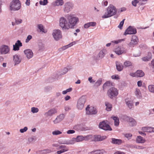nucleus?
<instances>
[{
  "mask_svg": "<svg viewBox=\"0 0 154 154\" xmlns=\"http://www.w3.org/2000/svg\"><path fill=\"white\" fill-rule=\"evenodd\" d=\"M66 17L68 21L69 29L73 28L79 21L78 18L72 14H68L66 16Z\"/></svg>",
  "mask_w": 154,
  "mask_h": 154,
  "instance_id": "f257e3e1",
  "label": "nucleus"
},
{
  "mask_svg": "<svg viewBox=\"0 0 154 154\" xmlns=\"http://www.w3.org/2000/svg\"><path fill=\"white\" fill-rule=\"evenodd\" d=\"M117 12L116 8L112 5H110L106 9V12L102 16L103 18H106L115 15Z\"/></svg>",
  "mask_w": 154,
  "mask_h": 154,
  "instance_id": "f03ea898",
  "label": "nucleus"
},
{
  "mask_svg": "<svg viewBox=\"0 0 154 154\" xmlns=\"http://www.w3.org/2000/svg\"><path fill=\"white\" fill-rule=\"evenodd\" d=\"M21 7V4L19 0H13L9 5V10L11 11H17Z\"/></svg>",
  "mask_w": 154,
  "mask_h": 154,
  "instance_id": "7ed1b4c3",
  "label": "nucleus"
},
{
  "mask_svg": "<svg viewBox=\"0 0 154 154\" xmlns=\"http://www.w3.org/2000/svg\"><path fill=\"white\" fill-rule=\"evenodd\" d=\"M59 25L63 30L69 29L68 21L67 19L63 17H61L60 19Z\"/></svg>",
  "mask_w": 154,
  "mask_h": 154,
  "instance_id": "20e7f679",
  "label": "nucleus"
},
{
  "mask_svg": "<svg viewBox=\"0 0 154 154\" xmlns=\"http://www.w3.org/2000/svg\"><path fill=\"white\" fill-rule=\"evenodd\" d=\"M107 94L109 97L112 99L117 96L118 95L119 92L116 88L112 87L108 90Z\"/></svg>",
  "mask_w": 154,
  "mask_h": 154,
  "instance_id": "39448f33",
  "label": "nucleus"
},
{
  "mask_svg": "<svg viewBox=\"0 0 154 154\" xmlns=\"http://www.w3.org/2000/svg\"><path fill=\"white\" fill-rule=\"evenodd\" d=\"M10 53V47L8 45H2L0 47V53L2 55L8 54Z\"/></svg>",
  "mask_w": 154,
  "mask_h": 154,
  "instance_id": "423d86ee",
  "label": "nucleus"
},
{
  "mask_svg": "<svg viewBox=\"0 0 154 154\" xmlns=\"http://www.w3.org/2000/svg\"><path fill=\"white\" fill-rule=\"evenodd\" d=\"M73 4L72 2H68L65 4L63 8V11L65 13H68L73 8Z\"/></svg>",
  "mask_w": 154,
  "mask_h": 154,
  "instance_id": "0eeeda50",
  "label": "nucleus"
},
{
  "mask_svg": "<svg viewBox=\"0 0 154 154\" xmlns=\"http://www.w3.org/2000/svg\"><path fill=\"white\" fill-rule=\"evenodd\" d=\"M99 127L100 128L105 131H111L112 130V128L105 121H103L100 123Z\"/></svg>",
  "mask_w": 154,
  "mask_h": 154,
  "instance_id": "6e6552de",
  "label": "nucleus"
},
{
  "mask_svg": "<svg viewBox=\"0 0 154 154\" xmlns=\"http://www.w3.org/2000/svg\"><path fill=\"white\" fill-rule=\"evenodd\" d=\"M137 32V29L134 26H129L125 30L124 35L135 34Z\"/></svg>",
  "mask_w": 154,
  "mask_h": 154,
  "instance_id": "1a4fd4ad",
  "label": "nucleus"
},
{
  "mask_svg": "<svg viewBox=\"0 0 154 154\" xmlns=\"http://www.w3.org/2000/svg\"><path fill=\"white\" fill-rule=\"evenodd\" d=\"M86 113L88 115H95L96 114L97 112L96 108L92 106L89 107L88 106L86 108Z\"/></svg>",
  "mask_w": 154,
  "mask_h": 154,
  "instance_id": "9d476101",
  "label": "nucleus"
},
{
  "mask_svg": "<svg viewBox=\"0 0 154 154\" xmlns=\"http://www.w3.org/2000/svg\"><path fill=\"white\" fill-rule=\"evenodd\" d=\"M52 35L55 40L58 41L62 37L61 32L59 29L54 30L52 33Z\"/></svg>",
  "mask_w": 154,
  "mask_h": 154,
  "instance_id": "9b49d317",
  "label": "nucleus"
},
{
  "mask_svg": "<svg viewBox=\"0 0 154 154\" xmlns=\"http://www.w3.org/2000/svg\"><path fill=\"white\" fill-rule=\"evenodd\" d=\"M86 101L84 97H81L78 100L77 107L78 109H82L84 106L85 103Z\"/></svg>",
  "mask_w": 154,
  "mask_h": 154,
  "instance_id": "f8f14e48",
  "label": "nucleus"
},
{
  "mask_svg": "<svg viewBox=\"0 0 154 154\" xmlns=\"http://www.w3.org/2000/svg\"><path fill=\"white\" fill-rule=\"evenodd\" d=\"M138 42L139 40L137 37L135 35H132L131 42L128 44V45L130 47H134L138 43Z\"/></svg>",
  "mask_w": 154,
  "mask_h": 154,
  "instance_id": "ddd939ff",
  "label": "nucleus"
},
{
  "mask_svg": "<svg viewBox=\"0 0 154 154\" xmlns=\"http://www.w3.org/2000/svg\"><path fill=\"white\" fill-rule=\"evenodd\" d=\"M126 50L123 47H118L114 50V52L118 55L125 54L126 52Z\"/></svg>",
  "mask_w": 154,
  "mask_h": 154,
  "instance_id": "4468645a",
  "label": "nucleus"
},
{
  "mask_svg": "<svg viewBox=\"0 0 154 154\" xmlns=\"http://www.w3.org/2000/svg\"><path fill=\"white\" fill-rule=\"evenodd\" d=\"M125 119L126 121L129 122V125L134 126L136 125L137 122L134 119L128 116H125Z\"/></svg>",
  "mask_w": 154,
  "mask_h": 154,
  "instance_id": "2eb2a0df",
  "label": "nucleus"
},
{
  "mask_svg": "<svg viewBox=\"0 0 154 154\" xmlns=\"http://www.w3.org/2000/svg\"><path fill=\"white\" fill-rule=\"evenodd\" d=\"M65 115L63 114H61L57 116L55 119L53 121L54 124H57L60 123L64 119Z\"/></svg>",
  "mask_w": 154,
  "mask_h": 154,
  "instance_id": "dca6fc26",
  "label": "nucleus"
},
{
  "mask_svg": "<svg viewBox=\"0 0 154 154\" xmlns=\"http://www.w3.org/2000/svg\"><path fill=\"white\" fill-rule=\"evenodd\" d=\"M57 109L53 108L49 109L48 112L45 113L44 115L46 117L51 116L57 112Z\"/></svg>",
  "mask_w": 154,
  "mask_h": 154,
  "instance_id": "f3484780",
  "label": "nucleus"
},
{
  "mask_svg": "<svg viewBox=\"0 0 154 154\" xmlns=\"http://www.w3.org/2000/svg\"><path fill=\"white\" fill-rule=\"evenodd\" d=\"M61 149L60 150L58 151L57 152V154H60L64 152L68 151L69 150L68 148L67 147L63 145H62L60 146L57 149Z\"/></svg>",
  "mask_w": 154,
  "mask_h": 154,
  "instance_id": "a211bd4d",
  "label": "nucleus"
},
{
  "mask_svg": "<svg viewBox=\"0 0 154 154\" xmlns=\"http://www.w3.org/2000/svg\"><path fill=\"white\" fill-rule=\"evenodd\" d=\"M24 53L27 58L28 59L32 58L33 55L32 51L30 49L25 50L24 51Z\"/></svg>",
  "mask_w": 154,
  "mask_h": 154,
  "instance_id": "6ab92c4d",
  "label": "nucleus"
},
{
  "mask_svg": "<svg viewBox=\"0 0 154 154\" xmlns=\"http://www.w3.org/2000/svg\"><path fill=\"white\" fill-rule=\"evenodd\" d=\"M13 58L15 65L19 64L21 61V59L19 55H15L13 56Z\"/></svg>",
  "mask_w": 154,
  "mask_h": 154,
  "instance_id": "aec40b11",
  "label": "nucleus"
},
{
  "mask_svg": "<svg viewBox=\"0 0 154 154\" xmlns=\"http://www.w3.org/2000/svg\"><path fill=\"white\" fill-rule=\"evenodd\" d=\"M125 101L127 106L129 109H131L134 108V105L133 102L132 101L130 100L128 98H127L125 100Z\"/></svg>",
  "mask_w": 154,
  "mask_h": 154,
  "instance_id": "412c9836",
  "label": "nucleus"
},
{
  "mask_svg": "<svg viewBox=\"0 0 154 154\" xmlns=\"http://www.w3.org/2000/svg\"><path fill=\"white\" fill-rule=\"evenodd\" d=\"M22 46V43L20 41L18 40L15 43V44L13 46V50L15 51H18L19 50V47Z\"/></svg>",
  "mask_w": 154,
  "mask_h": 154,
  "instance_id": "4be33fe9",
  "label": "nucleus"
},
{
  "mask_svg": "<svg viewBox=\"0 0 154 154\" xmlns=\"http://www.w3.org/2000/svg\"><path fill=\"white\" fill-rule=\"evenodd\" d=\"M63 0H56L55 1L53 2L51 5L54 6H62L63 4Z\"/></svg>",
  "mask_w": 154,
  "mask_h": 154,
  "instance_id": "5701e85b",
  "label": "nucleus"
},
{
  "mask_svg": "<svg viewBox=\"0 0 154 154\" xmlns=\"http://www.w3.org/2000/svg\"><path fill=\"white\" fill-rule=\"evenodd\" d=\"M146 140L145 138L140 136H137L136 139V142L139 143H143Z\"/></svg>",
  "mask_w": 154,
  "mask_h": 154,
  "instance_id": "b1692460",
  "label": "nucleus"
},
{
  "mask_svg": "<svg viewBox=\"0 0 154 154\" xmlns=\"http://www.w3.org/2000/svg\"><path fill=\"white\" fill-rule=\"evenodd\" d=\"M106 138V136H101L99 135L95 136L94 140L95 141H101L104 140Z\"/></svg>",
  "mask_w": 154,
  "mask_h": 154,
  "instance_id": "393cba45",
  "label": "nucleus"
},
{
  "mask_svg": "<svg viewBox=\"0 0 154 154\" xmlns=\"http://www.w3.org/2000/svg\"><path fill=\"white\" fill-rule=\"evenodd\" d=\"M152 58V54L151 52H148L147 55L143 57L142 60L144 61H147L150 60Z\"/></svg>",
  "mask_w": 154,
  "mask_h": 154,
  "instance_id": "a878e982",
  "label": "nucleus"
},
{
  "mask_svg": "<svg viewBox=\"0 0 154 154\" xmlns=\"http://www.w3.org/2000/svg\"><path fill=\"white\" fill-rule=\"evenodd\" d=\"M116 66L117 69L119 71H122L123 69L124 66L122 65V64L120 62L118 61L116 62Z\"/></svg>",
  "mask_w": 154,
  "mask_h": 154,
  "instance_id": "bb28decb",
  "label": "nucleus"
},
{
  "mask_svg": "<svg viewBox=\"0 0 154 154\" xmlns=\"http://www.w3.org/2000/svg\"><path fill=\"white\" fill-rule=\"evenodd\" d=\"M122 142V141L120 139H116L114 138H112L111 143L113 144L120 145Z\"/></svg>",
  "mask_w": 154,
  "mask_h": 154,
  "instance_id": "cd10ccee",
  "label": "nucleus"
},
{
  "mask_svg": "<svg viewBox=\"0 0 154 154\" xmlns=\"http://www.w3.org/2000/svg\"><path fill=\"white\" fill-rule=\"evenodd\" d=\"M96 23L95 22H91L87 23L84 25V27L85 28H88L90 26H96Z\"/></svg>",
  "mask_w": 154,
  "mask_h": 154,
  "instance_id": "c85d7f7f",
  "label": "nucleus"
},
{
  "mask_svg": "<svg viewBox=\"0 0 154 154\" xmlns=\"http://www.w3.org/2000/svg\"><path fill=\"white\" fill-rule=\"evenodd\" d=\"M105 104L106 106V109L108 111H110L112 107V104L106 101L105 102Z\"/></svg>",
  "mask_w": 154,
  "mask_h": 154,
  "instance_id": "c756f323",
  "label": "nucleus"
},
{
  "mask_svg": "<svg viewBox=\"0 0 154 154\" xmlns=\"http://www.w3.org/2000/svg\"><path fill=\"white\" fill-rule=\"evenodd\" d=\"M134 94L136 97L139 99H140L142 97L141 94L140 90L136 88Z\"/></svg>",
  "mask_w": 154,
  "mask_h": 154,
  "instance_id": "7c9ffc66",
  "label": "nucleus"
},
{
  "mask_svg": "<svg viewBox=\"0 0 154 154\" xmlns=\"http://www.w3.org/2000/svg\"><path fill=\"white\" fill-rule=\"evenodd\" d=\"M107 53V50L106 49H103L100 52L98 56L102 58Z\"/></svg>",
  "mask_w": 154,
  "mask_h": 154,
  "instance_id": "2f4dec72",
  "label": "nucleus"
},
{
  "mask_svg": "<svg viewBox=\"0 0 154 154\" xmlns=\"http://www.w3.org/2000/svg\"><path fill=\"white\" fill-rule=\"evenodd\" d=\"M75 42H72L64 46L63 47H62V48H60V50H62V51L64 50H66V49L67 48L71 47V46H72L73 45H75Z\"/></svg>",
  "mask_w": 154,
  "mask_h": 154,
  "instance_id": "473e14b6",
  "label": "nucleus"
},
{
  "mask_svg": "<svg viewBox=\"0 0 154 154\" xmlns=\"http://www.w3.org/2000/svg\"><path fill=\"white\" fill-rule=\"evenodd\" d=\"M136 74L137 75V77H143L145 74L144 72L141 70H137L136 72Z\"/></svg>",
  "mask_w": 154,
  "mask_h": 154,
  "instance_id": "72a5a7b5",
  "label": "nucleus"
},
{
  "mask_svg": "<svg viewBox=\"0 0 154 154\" xmlns=\"http://www.w3.org/2000/svg\"><path fill=\"white\" fill-rule=\"evenodd\" d=\"M113 120L114 121V125L116 126H117L119 124V118L117 117L112 116L111 117Z\"/></svg>",
  "mask_w": 154,
  "mask_h": 154,
  "instance_id": "f704fd0d",
  "label": "nucleus"
},
{
  "mask_svg": "<svg viewBox=\"0 0 154 154\" xmlns=\"http://www.w3.org/2000/svg\"><path fill=\"white\" fill-rule=\"evenodd\" d=\"M142 130L144 132H147L149 133H152V127H144L142 128Z\"/></svg>",
  "mask_w": 154,
  "mask_h": 154,
  "instance_id": "c9c22d12",
  "label": "nucleus"
},
{
  "mask_svg": "<svg viewBox=\"0 0 154 154\" xmlns=\"http://www.w3.org/2000/svg\"><path fill=\"white\" fill-rule=\"evenodd\" d=\"M84 137L82 135L78 136L75 138L76 142L82 141L84 140Z\"/></svg>",
  "mask_w": 154,
  "mask_h": 154,
  "instance_id": "e433bc0d",
  "label": "nucleus"
},
{
  "mask_svg": "<svg viewBox=\"0 0 154 154\" xmlns=\"http://www.w3.org/2000/svg\"><path fill=\"white\" fill-rule=\"evenodd\" d=\"M131 62L129 61H126L124 63V67H128L132 65Z\"/></svg>",
  "mask_w": 154,
  "mask_h": 154,
  "instance_id": "4c0bfd02",
  "label": "nucleus"
},
{
  "mask_svg": "<svg viewBox=\"0 0 154 154\" xmlns=\"http://www.w3.org/2000/svg\"><path fill=\"white\" fill-rule=\"evenodd\" d=\"M131 4L133 6L136 7L137 4L140 5V2L138 0H133L131 2Z\"/></svg>",
  "mask_w": 154,
  "mask_h": 154,
  "instance_id": "58836bf2",
  "label": "nucleus"
},
{
  "mask_svg": "<svg viewBox=\"0 0 154 154\" xmlns=\"http://www.w3.org/2000/svg\"><path fill=\"white\" fill-rule=\"evenodd\" d=\"M62 132L58 130H55L52 132V134L54 135H57L62 134Z\"/></svg>",
  "mask_w": 154,
  "mask_h": 154,
  "instance_id": "ea45409f",
  "label": "nucleus"
},
{
  "mask_svg": "<svg viewBox=\"0 0 154 154\" xmlns=\"http://www.w3.org/2000/svg\"><path fill=\"white\" fill-rule=\"evenodd\" d=\"M148 88L149 92L154 93V85H149Z\"/></svg>",
  "mask_w": 154,
  "mask_h": 154,
  "instance_id": "a19ab883",
  "label": "nucleus"
},
{
  "mask_svg": "<svg viewBox=\"0 0 154 154\" xmlns=\"http://www.w3.org/2000/svg\"><path fill=\"white\" fill-rule=\"evenodd\" d=\"M39 111L38 108L35 107H32L31 108V112L33 113H35L38 112Z\"/></svg>",
  "mask_w": 154,
  "mask_h": 154,
  "instance_id": "79ce46f5",
  "label": "nucleus"
},
{
  "mask_svg": "<svg viewBox=\"0 0 154 154\" xmlns=\"http://www.w3.org/2000/svg\"><path fill=\"white\" fill-rule=\"evenodd\" d=\"M50 151L49 150H43L39 151L38 153L40 154H48V153L50 152Z\"/></svg>",
  "mask_w": 154,
  "mask_h": 154,
  "instance_id": "37998d69",
  "label": "nucleus"
},
{
  "mask_svg": "<svg viewBox=\"0 0 154 154\" xmlns=\"http://www.w3.org/2000/svg\"><path fill=\"white\" fill-rule=\"evenodd\" d=\"M111 85L112 83L111 82L109 81H107L103 84V88H105L106 87L110 86Z\"/></svg>",
  "mask_w": 154,
  "mask_h": 154,
  "instance_id": "c03bdc74",
  "label": "nucleus"
},
{
  "mask_svg": "<svg viewBox=\"0 0 154 154\" xmlns=\"http://www.w3.org/2000/svg\"><path fill=\"white\" fill-rule=\"evenodd\" d=\"M69 145L73 144L76 142L75 138L73 137L70 140H68Z\"/></svg>",
  "mask_w": 154,
  "mask_h": 154,
  "instance_id": "a18cd8bd",
  "label": "nucleus"
},
{
  "mask_svg": "<svg viewBox=\"0 0 154 154\" xmlns=\"http://www.w3.org/2000/svg\"><path fill=\"white\" fill-rule=\"evenodd\" d=\"M39 4L42 5H45L48 3V0H41L39 1Z\"/></svg>",
  "mask_w": 154,
  "mask_h": 154,
  "instance_id": "49530a36",
  "label": "nucleus"
},
{
  "mask_svg": "<svg viewBox=\"0 0 154 154\" xmlns=\"http://www.w3.org/2000/svg\"><path fill=\"white\" fill-rule=\"evenodd\" d=\"M38 28L40 30V32H45V30L44 29L43 26L41 24H38Z\"/></svg>",
  "mask_w": 154,
  "mask_h": 154,
  "instance_id": "de8ad7c7",
  "label": "nucleus"
},
{
  "mask_svg": "<svg viewBox=\"0 0 154 154\" xmlns=\"http://www.w3.org/2000/svg\"><path fill=\"white\" fill-rule=\"evenodd\" d=\"M81 127V126L80 124H77L74 125L73 128L74 129L79 131Z\"/></svg>",
  "mask_w": 154,
  "mask_h": 154,
  "instance_id": "09e8293b",
  "label": "nucleus"
},
{
  "mask_svg": "<svg viewBox=\"0 0 154 154\" xmlns=\"http://www.w3.org/2000/svg\"><path fill=\"white\" fill-rule=\"evenodd\" d=\"M125 19H124L122 20L120 23L119 25L118 26V27L120 29H122V26L123 25L124 21Z\"/></svg>",
  "mask_w": 154,
  "mask_h": 154,
  "instance_id": "8fccbe9b",
  "label": "nucleus"
},
{
  "mask_svg": "<svg viewBox=\"0 0 154 154\" xmlns=\"http://www.w3.org/2000/svg\"><path fill=\"white\" fill-rule=\"evenodd\" d=\"M111 78L113 79L119 80L120 79V77L118 75H112L111 76Z\"/></svg>",
  "mask_w": 154,
  "mask_h": 154,
  "instance_id": "3c124183",
  "label": "nucleus"
},
{
  "mask_svg": "<svg viewBox=\"0 0 154 154\" xmlns=\"http://www.w3.org/2000/svg\"><path fill=\"white\" fill-rule=\"evenodd\" d=\"M28 130V128L26 127H24L23 128L21 129L20 130V131L21 133H23L26 131Z\"/></svg>",
  "mask_w": 154,
  "mask_h": 154,
  "instance_id": "603ef678",
  "label": "nucleus"
},
{
  "mask_svg": "<svg viewBox=\"0 0 154 154\" xmlns=\"http://www.w3.org/2000/svg\"><path fill=\"white\" fill-rule=\"evenodd\" d=\"M140 2V5H143L145 4L147 0H138Z\"/></svg>",
  "mask_w": 154,
  "mask_h": 154,
  "instance_id": "864d4df0",
  "label": "nucleus"
},
{
  "mask_svg": "<svg viewBox=\"0 0 154 154\" xmlns=\"http://www.w3.org/2000/svg\"><path fill=\"white\" fill-rule=\"evenodd\" d=\"M68 71V69L66 68H64L62 71L61 74L63 75L66 74Z\"/></svg>",
  "mask_w": 154,
  "mask_h": 154,
  "instance_id": "5fc2aeb1",
  "label": "nucleus"
},
{
  "mask_svg": "<svg viewBox=\"0 0 154 154\" xmlns=\"http://www.w3.org/2000/svg\"><path fill=\"white\" fill-rule=\"evenodd\" d=\"M125 136L128 139H130L132 137V135L130 133H127L125 134Z\"/></svg>",
  "mask_w": 154,
  "mask_h": 154,
  "instance_id": "6e6d98bb",
  "label": "nucleus"
},
{
  "mask_svg": "<svg viewBox=\"0 0 154 154\" xmlns=\"http://www.w3.org/2000/svg\"><path fill=\"white\" fill-rule=\"evenodd\" d=\"M36 139L35 137H32L29 138L28 139V140L29 142H31L33 141H35Z\"/></svg>",
  "mask_w": 154,
  "mask_h": 154,
  "instance_id": "4d7b16f0",
  "label": "nucleus"
},
{
  "mask_svg": "<svg viewBox=\"0 0 154 154\" xmlns=\"http://www.w3.org/2000/svg\"><path fill=\"white\" fill-rule=\"evenodd\" d=\"M44 48V45L42 43L39 45V50H43Z\"/></svg>",
  "mask_w": 154,
  "mask_h": 154,
  "instance_id": "13d9d810",
  "label": "nucleus"
},
{
  "mask_svg": "<svg viewBox=\"0 0 154 154\" xmlns=\"http://www.w3.org/2000/svg\"><path fill=\"white\" fill-rule=\"evenodd\" d=\"M22 20L21 19H15V23L17 24H19L21 23H22Z\"/></svg>",
  "mask_w": 154,
  "mask_h": 154,
  "instance_id": "bf43d9fd",
  "label": "nucleus"
},
{
  "mask_svg": "<svg viewBox=\"0 0 154 154\" xmlns=\"http://www.w3.org/2000/svg\"><path fill=\"white\" fill-rule=\"evenodd\" d=\"M75 131L74 130H68L66 131V133L68 134H72L74 133H75Z\"/></svg>",
  "mask_w": 154,
  "mask_h": 154,
  "instance_id": "052dcab7",
  "label": "nucleus"
},
{
  "mask_svg": "<svg viewBox=\"0 0 154 154\" xmlns=\"http://www.w3.org/2000/svg\"><path fill=\"white\" fill-rule=\"evenodd\" d=\"M108 2L106 0H103L102 3V5L104 6H106L108 5Z\"/></svg>",
  "mask_w": 154,
  "mask_h": 154,
  "instance_id": "680f3d73",
  "label": "nucleus"
},
{
  "mask_svg": "<svg viewBox=\"0 0 154 154\" xmlns=\"http://www.w3.org/2000/svg\"><path fill=\"white\" fill-rule=\"evenodd\" d=\"M32 37L31 35H28L27 36V37L26 40V43H27V42H29V40L32 39Z\"/></svg>",
  "mask_w": 154,
  "mask_h": 154,
  "instance_id": "e2e57ef3",
  "label": "nucleus"
},
{
  "mask_svg": "<svg viewBox=\"0 0 154 154\" xmlns=\"http://www.w3.org/2000/svg\"><path fill=\"white\" fill-rule=\"evenodd\" d=\"M102 81L100 80H98L95 83V84L96 86H100L101 84Z\"/></svg>",
  "mask_w": 154,
  "mask_h": 154,
  "instance_id": "0e129e2a",
  "label": "nucleus"
},
{
  "mask_svg": "<svg viewBox=\"0 0 154 154\" xmlns=\"http://www.w3.org/2000/svg\"><path fill=\"white\" fill-rule=\"evenodd\" d=\"M64 109L65 111H67L71 109V108L69 106L67 105L64 106Z\"/></svg>",
  "mask_w": 154,
  "mask_h": 154,
  "instance_id": "69168bd1",
  "label": "nucleus"
},
{
  "mask_svg": "<svg viewBox=\"0 0 154 154\" xmlns=\"http://www.w3.org/2000/svg\"><path fill=\"white\" fill-rule=\"evenodd\" d=\"M88 80L91 83H93L95 81L91 77H90L88 78Z\"/></svg>",
  "mask_w": 154,
  "mask_h": 154,
  "instance_id": "338daca9",
  "label": "nucleus"
},
{
  "mask_svg": "<svg viewBox=\"0 0 154 154\" xmlns=\"http://www.w3.org/2000/svg\"><path fill=\"white\" fill-rule=\"evenodd\" d=\"M151 66L152 67L153 72H154V59L152 60L151 62Z\"/></svg>",
  "mask_w": 154,
  "mask_h": 154,
  "instance_id": "774afa93",
  "label": "nucleus"
}]
</instances>
